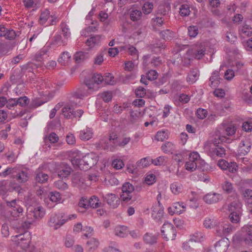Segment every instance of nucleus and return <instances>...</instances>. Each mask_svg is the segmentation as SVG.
<instances>
[{
	"mask_svg": "<svg viewBox=\"0 0 252 252\" xmlns=\"http://www.w3.org/2000/svg\"><path fill=\"white\" fill-rule=\"evenodd\" d=\"M158 76V73L155 70L151 69L146 73V78L150 81L155 80Z\"/></svg>",
	"mask_w": 252,
	"mask_h": 252,
	"instance_id": "13d9d810",
	"label": "nucleus"
},
{
	"mask_svg": "<svg viewBox=\"0 0 252 252\" xmlns=\"http://www.w3.org/2000/svg\"><path fill=\"white\" fill-rule=\"evenodd\" d=\"M88 52L79 51L77 52L74 55V59L77 63L83 62L89 58Z\"/></svg>",
	"mask_w": 252,
	"mask_h": 252,
	"instance_id": "bb28decb",
	"label": "nucleus"
},
{
	"mask_svg": "<svg viewBox=\"0 0 252 252\" xmlns=\"http://www.w3.org/2000/svg\"><path fill=\"white\" fill-rule=\"evenodd\" d=\"M160 34L161 37L165 40H171L174 36V32L169 30H165L160 32Z\"/></svg>",
	"mask_w": 252,
	"mask_h": 252,
	"instance_id": "a19ab883",
	"label": "nucleus"
},
{
	"mask_svg": "<svg viewBox=\"0 0 252 252\" xmlns=\"http://www.w3.org/2000/svg\"><path fill=\"white\" fill-rule=\"evenodd\" d=\"M30 176V169L23 166H20L16 167L13 179L18 184H24L29 180Z\"/></svg>",
	"mask_w": 252,
	"mask_h": 252,
	"instance_id": "0eeeda50",
	"label": "nucleus"
},
{
	"mask_svg": "<svg viewBox=\"0 0 252 252\" xmlns=\"http://www.w3.org/2000/svg\"><path fill=\"white\" fill-rule=\"evenodd\" d=\"M202 238L203 237L202 234L201 233L197 232L192 235L189 240L190 242L193 243L194 242H200L202 241Z\"/></svg>",
	"mask_w": 252,
	"mask_h": 252,
	"instance_id": "69168bd1",
	"label": "nucleus"
},
{
	"mask_svg": "<svg viewBox=\"0 0 252 252\" xmlns=\"http://www.w3.org/2000/svg\"><path fill=\"white\" fill-rule=\"evenodd\" d=\"M97 158L93 153L88 154L83 156V162L85 167H82L84 170H87L95 165L97 162Z\"/></svg>",
	"mask_w": 252,
	"mask_h": 252,
	"instance_id": "2eb2a0df",
	"label": "nucleus"
},
{
	"mask_svg": "<svg viewBox=\"0 0 252 252\" xmlns=\"http://www.w3.org/2000/svg\"><path fill=\"white\" fill-rule=\"evenodd\" d=\"M170 189L172 192L175 194H178L182 191V185L177 182L171 184Z\"/></svg>",
	"mask_w": 252,
	"mask_h": 252,
	"instance_id": "79ce46f5",
	"label": "nucleus"
},
{
	"mask_svg": "<svg viewBox=\"0 0 252 252\" xmlns=\"http://www.w3.org/2000/svg\"><path fill=\"white\" fill-rule=\"evenodd\" d=\"M93 84L86 82L85 85L79 88L74 94L73 97L77 98H82L91 94L93 91Z\"/></svg>",
	"mask_w": 252,
	"mask_h": 252,
	"instance_id": "4468645a",
	"label": "nucleus"
},
{
	"mask_svg": "<svg viewBox=\"0 0 252 252\" xmlns=\"http://www.w3.org/2000/svg\"><path fill=\"white\" fill-rule=\"evenodd\" d=\"M239 31L241 34L245 36H250L252 34V28L246 23L239 29Z\"/></svg>",
	"mask_w": 252,
	"mask_h": 252,
	"instance_id": "4c0bfd02",
	"label": "nucleus"
},
{
	"mask_svg": "<svg viewBox=\"0 0 252 252\" xmlns=\"http://www.w3.org/2000/svg\"><path fill=\"white\" fill-rule=\"evenodd\" d=\"M48 50L47 47H44L37 52L34 55V59L35 61L41 63L49 57Z\"/></svg>",
	"mask_w": 252,
	"mask_h": 252,
	"instance_id": "393cba45",
	"label": "nucleus"
},
{
	"mask_svg": "<svg viewBox=\"0 0 252 252\" xmlns=\"http://www.w3.org/2000/svg\"><path fill=\"white\" fill-rule=\"evenodd\" d=\"M17 103L22 107L26 106L29 103V99L26 96H21L17 98Z\"/></svg>",
	"mask_w": 252,
	"mask_h": 252,
	"instance_id": "6e6d98bb",
	"label": "nucleus"
},
{
	"mask_svg": "<svg viewBox=\"0 0 252 252\" xmlns=\"http://www.w3.org/2000/svg\"><path fill=\"white\" fill-rule=\"evenodd\" d=\"M48 178V175L42 171L40 168H38L35 171L34 180L36 183L43 184L46 183Z\"/></svg>",
	"mask_w": 252,
	"mask_h": 252,
	"instance_id": "412c9836",
	"label": "nucleus"
},
{
	"mask_svg": "<svg viewBox=\"0 0 252 252\" xmlns=\"http://www.w3.org/2000/svg\"><path fill=\"white\" fill-rule=\"evenodd\" d=\"M114 233L120 237H125L127 236V228L124 225L118 226L114 229Z\"/></svg>",
	"mask_w": 252,
	"mask_h": 252,
	"instance_id": "72a5a7b5",
	"label": "nucleus"
},
{
	"mask_svg": "<svg viewBox=\"0 0 252 252\" xmlns=\"http://www.w3.org/2000/svg\"><path fill=\"white\" fill-rule=\"evenodd\" d=\"M93 136V131L92 128L86 127L85 129L79 132V137L83 141H88L91 139Z\"/></svg>",
	"mask_w": 252,
	"mask_h": 252,
	"instance_id": "5701e85b",
	"label": "nucleus"
},
{
	"mask_svg": "<svg viewBox=\"0 0 252 252\" xmlns=\"http://www.w3.org/2000/svg\"><path fill=\"white\" fill-rule=\"evenodd\" d=\"M20 203H22L21 201L13 200L8 204L10 207L7 213L8 220L13 227L16 229L23 228L24 229H27L30 227L35 219L41 218L44 215V211L42 207L31 208L27 213V220L22 221L21 223L18 222V224H16L17 221L16 218L22 216L24 211Z\"/></svg>",
	"mask_w": 252,
	"mask_h": 252,
	"instance_id": "f257e3e1",
	"label": "nucleus"
},
{
	"mask_svg": "<svg viewBox=\"0 0 252 252\" xmlns=\"http://www.w3.org/2000/svg\"><path fill=\"white\" fill-rule=\"evenodd\" d=\"M130 17L131 20L133 21H137L140 20L142 17V12L139 10L132 9L131 12Z\"/></svg>",
	"mask_w": 252,
	"mask_h": 252,
	"instance_id": "49530a36",
	"label": "nucleus"
},
{
	"mask_svg": "<svg viewBox=\"0 0 252 252\" xmlns=\"http://www.w3.org/2000/svg\"><path fill=\"white\" fill-rule=\"evenodd\" d=\"M104 52H101L99 53L94 60V63L97 65H100L104 61Z\"/></svg>",
	"mask_w": 252,
	"mask_h": 252,
	"instance_id": "774afa93",
	"label": "nucleus"
},
{
	"mask_svg": "<svg viewBox=\"0 0 252 252\" xmlns=\"http://www.w3.org/2000/svg\"><path fill=\"white\" fill-rule=\"evenodd\" d=\"M199 71L197 69H193L190 71L187 78V81L190 84L195 82L199 77Z\"/></svg>",
	"mask_w": 252,
	"mask_h": 252,
	"instance_id": "473e14b6",
	"label": "nucleus"
},
{
	"mask_svg": "<svg viewBox=\"0 0 252 252\" xmlns=\"http://www.w3.org/2000/svg\"><path fill=\"white\" fill-rule=\"evenodd\" d=\"M130 140L129 137L115 136L101 139L97 144V147L100 149L113 152L118 147H124L128 144Z\"/></svg>",
	"mask_w": 252,
	"mask_h": 252,
	"instance_id": "f03ea898",
	"label": "nucleus"
},
{
	"mask_svg": "<svg viewBox=\"0 0 252 252\" xmlns=\"http://www.w3.org/2000/svg\"><path fill=\"white\" fill-rule=\"evenodd\" d=\"M204 225L207 228H211L216 225V220L210 218H207L204 221Z\"/></svg>",
	"mask_w": 252,
	"mask_h": 252,
	"instance_id": "e2e57ef3",
	"label": "nucleus"
},
{
	"mask_svg": "<svg viewBox=\"0 0 252 252\" xmlns=\"http://www.w3.org/2000/svg\"><path fill=\"white\" fill-rule=\"evenodd\" d=\"M208 164L200 158L197 152H192L189 155V160L186 162L185 167L187 170L190 172L194 171L196 168L204 170Z\"/></svg>",
	"mask_w": 252,
	"mask_h": 252,
	"instance_id": "7ed1b4c3",
	"label": "nucleus"
},
{
	"mask_svg": "<svg viewBox=\"0 0 252 252\" xmlns=\"http://www.w3.org/2000/svg\"><path fill=\"white\" fill-rule=\"evenodd\" d=\"M156 17L155 19H152L153 27L155 26H161L164 21V18L161 16L157 15H156Z\"/></svg>",
	"mask_w": 252,
	"mask_h": 252,
	"instance_id": "bf43d9fd",
	"label": "nucleus"
},
{
	"mask_svg": "<svg viewBox=\"0 0 252 252\" xmlns=\"http://www.w3.org/2000/svg\"><path fill=\"white\" fill-rule=\"evenodd\" d=\"M186 205L183 202H176L168 209L169 213L171 215L174 214H180L186 211Z\"/></svg>",
	"mask_w": 252,
	"mask_h": 252,
	"instance_id": "dca6fc26",
	"label": "nucleus"
},
{
	"mask_svg": "<svg viewBox=\"0 0 252 252\" xmlns=\"http://www.w3.org/2000/svg\"><path fill=\"white\" fill-rule=\"evenodd\" d=\"M63 217V213L52 215L48 221L49 225L54 227L55 229H58L67 221Z\"/></svg>",
	"mask_w": 252,
	"mask_h": 252,
	"instance_id": "9b49d317",
	"label": "nucleus"
},
{
	"mask_svg": "<svg viewBox=\"0 0 252 252\" xmlns=\"http://www.w3.org/2000/svg\"><path fill=\"white\" fill-rule=\"evenodd\" d=\"M168 137L167 130L158 131L156 135V138L158 141H163Z\"/></svg>",
	"mask_w": 252,
	"mask_h": 252,
	"instance_id": "de8ad7c7",
	"label": "nucleus"
},
{
	"mask_svg": "<svg viewBox=\"0 0 252 252\" xmlns=\"http://www.w3.org/2000/svg\"><path fill=\"white\" fill-rule=\"evenodd\" d=\"M241 209L242 204L239 201H233L228 206V210L230 212L229 219L232 223H237L239 222Z\"/></svg>",
	"mask_w": 252,
	"mask_h": 252,
	"instance_id": "6e6552de",
	"label": "nucleus"
},
{
	"mask_svg": "<svg viewBox=\"0 0 252 252\" xmlns=\"http://www.w3.org/2000/svg\"><path fill=\"white\" fill-rule=\"evenodd\" d=\"M166 163V157L160 156L156 159H153L152 164L156 166L164 165Z\"/></svg>",
	"mask_w": 252,
	"mask_h": 252,
	"instance_id": "8fccbe9b",
	"label": "nucleus"
},
{
	"mask_svg": "<svg viewBox=\"0 0 252 252\" xmlns=\"http://www.w3.org/2000/svg\"><path fill=\"white\" fill-rule=\"evenodd\" d=\"M66 38H63L60 34L55 35L53 38V43L58 46H65L67 44Z\"/></svg>",
	"mask_w": 252,
	"mask_h": 252,
	"instance_id": "c9c22d12",
	"label": "nucleus"
},
{
	"mask_svg": "<svg viewBox=\"0 0 252 252\" xmlns=\"http://www.w3.org/2000/svg\"><path fill=\"white\" fill-rule=\"evenodd\" d=\"M188 29V34L190 37H194L198 33V29L196 26H190Z\"/></svg>",
	"mask_w": 252,
	"mask_h": 252,
	"instance_id": "864d4df0",
	"label": "nucleus"
},
{
	"mask_svg": "<svg viewBox=\"0 0 252 252\" xmlns=\"http://www.w3.org/2000/svg\"><path fill=\"white\" fill-rule=\"evenodd\" d=\"M99 241L95 238H92L87 242V247L89 251H94L95 250L99 245Z\"/></svg>",
	"mask_w": 252,
	"mask_h": 252,
	"instance_id": "e433bc0d",
	"label": "nucleus"
},
{
	"mask_svg": "<svg viewBox=\"0 0 252 252\" xmlns=\"http://www.w3.org/2000/svg\"><path fill=\"white\" fill-rule=\"evenodd\" d=\"M161 149L164 153H168L174 150V145L172 143L167 142L161 146Z\"/></svg>",
	"mask_w": 252,
	"mask_h": 252,
	"instance_id": "09e8293b",
	"label": "nucleus"
},
{
	"mask_svg": "<svg viewBox=\"0 0 252 252\" xmlns=\"http://www.w3.org/2000/svg\"><path fill=\"white\" fill-rule=\"evenodd\" d=\"M90 207L93 208H97L100 206L99 198L95 196H93L89 199Z\"/></svg>",
	"mask_w": 252,
	"mask_h": 252,
	"instance_id": "a18cd8bd",
	"label": "nucleus"
},
{
	"mask_svg": "<svg viewBox=\"0 0 252 252\" xmlns=\"http://www.w3.org/2000/svg\"><path fill=\"white\" fill-rule=\"evenodd\" d=\"M78 206L80 208L88 209L90 207L89 199L85 197H82L78 202Z\"/></svg>",
	"mask_w": 252,
	"mask_h": 252,
	"instance_id": "5fc2aeb1",
	"label": "nucleus"
},
{
	"mask_svg": "<svg viewBox=\"0 0 252 252\" xmlns=\"http://www.w3.org/2000/svg\"><path fill=\"white\" fill-rule=\"evenodd\" d=\"M71 105L69 104H66L63 106L62 109V113L64 117L67 119H72L73 118L80 119L84 113V111L82 109H77L74 110L73 108L74 105H76L75 103L72 100L70 101Z\"/></svg>",
	"mask_w": 252,
	"mask_h": 252,
	"instance_id": "39448f33",
	"label": "nucleus"
},
{
	"mask_svg": "<svg viewBox=\"0 0 252 252\" xmlns=\"http://www.w3.org/2000/svg\"><path fill=\"white\" fill-rule=\"evenodd\" d=\"M220 79L219 72L217 70L214 71L210 78L211 83L210 86L212 88L218 87L220 83Z\"/></svg>",
	"mask_w": 252,
	"mask_h": 252,
	"instance_id": "7c9ffc66",
	"label": "nucleus"
},
{
	"mask_svg": "<svg viewBox=\"0 0 252 252\" xmlns=\"http://www.w3.org/2000/svg\"><path fill=\"white\" fill-rule=\"evenodd\" d=\"M71 162L75 167H77L80 170H84L82 167H86L84 163L83 162V158H81L80 156L78 155L72 157Z\"/></svg>",
	"mask_w": 252,
	"mask_h": 252,
	"instance_id": "cd10ccee",
	"label": "nucleus"
},
{
	"mask_svg": "<svg viewBox=\"0 0 252 252\" xmlns=\"http://www.w3.org/2000/svg\"><path fill=\"white\" fill-rule=\"evenodd\" d=\"M233 241L234 243L250 245L252 243V237L248 235L246 236L241 235H236L233 237Z\"/></svg>",
	"mask_w": 252,
	"mask_h": 252,
	"instance_id": "4be33fe9",
	"label": "nucleus"
},
{
	"mask_svg": "<svg viewBox=\"0 0 252 252\" xmlns=\"http://www.w3.org/2000/svg\"><path fill=\"white\" fill-rule=\"evenodd\" d=\"M161 232L163 238L166 241L173 240L176 236V230L172 224L168 222H165L163 224Z\"/></svg>",
	"mask_w": 252,
	"mask_h": 252,
	"instance_id": "1a4fd4ad",
	"label": "nucleus"
},
{
	"mask_svg": "<svg viewBox=\"0 0 252 252\" xmlns=\"http://www.w3.org/2000/svg\"><path fill=\"white\" fill-rule=\"evenodd\" d=\"M154 5L153 2H146L143 4V13L145 15L149 14L153 11Z\"/></svg>",
	"mask_w": 252,
	"mask_h": 252,
	"instance_id": "37998d69",
	"label": "nucleus"
},
{
	"mask_svg": "<svg viewBox=\"0 0 252 252\" xmlns=\"http://www.w3.org/2000/svg\"><path fill=\"white\" fill-rule=\"evenodd\" d=\"M107 203L112 208H116L120 203V199L113 193H108L103 196Z\"/></svg>",
	"mask_w": 252,
	"mask_h": 252,
	"instance_id": "f3484780",
	"label": "nucleus"
},
{
	"mask_svg": "<svg viewBox=\"0 0 252 252\" xmlns=\"http://www.w3.org/2000/svg\"><path fill=\"white\" fill-rule=\"evenodd\" d=\"M243 196L249 204L252 203V190L250 189H246L243 191Z\"/></svg>",
	"mask_w": 252,
	"mask_h": 252,
	"instance_id": "603ef678",
	"label": "nucleus"
},
{
	"mask_svg": "<svg viewBox=\"0 0 252 252\" xmlns=\"http://www.w3.org/2000/svg\"><path fill=\"white\" fill-rule=\"evenodd\" d=\"M100 40V36L99 35L92 36L90 38L88 39L86 44L88 46L93 47L95 44H98Z\"/></svg>",
	"mask_w": 252,
	"mask_h": 252,
	"instance_id": "58836bf2",
	"label": "nucleus"
},
{
	"mask_svg": "<svg viewBox=\"0 0 252 252\" xmlns=\"http://www.w3.org/2000/svg\"><path fill=\"white\" fill-rule=\"evenodd\" d=\"M223 190L227 194H232V195L237 197V195L235 190L233 187L232 184L228 181H224L221 185Z\"/></svg>",
	"mask_w": 252,
	"mask_h": 252,
	"instance_id": "a878e982",
	"label": "nucleus"
},
{
	"mask_svg": "<svg viewBox=\"0 0 252 252\" xmlns=\"http://www.w3.org/2000/svg\"><path fill=\"white\" fill-rule=\"evenodd\" d=\"M70 58L71 54L67 51H64L60 56L58 61L61 65L65 66L68 64Z\"/></svg>",
	"mask_w": 252,
	"mask_h": 252,
	"instance_id": "c85d7f7f",
	"label": "nucleus"
},
{
	"mask_svg": "<svg viewBox=\"0 0 252 252\" xmlns=\"http://www.w3.org/2000/svg\"><path fill=\"white\" fill-rule=\"evenodd\" d=\"M158 237V235L148 232L143 236V240L146 244L151 246L157 243Z\"/></svg>",
	"mask_w": 252,
	"mask_h": 252,
	"instance_id": "b1692460",
	"label": "nucleus"
},
{
	"mask_svg": "<svg viewBox=\"0 0 252 252\" xmlns=\"http://www.w3.org/2000/svg\"><path fill=\"white\" fill-rule=\"evenodd\" d=\"M229 245V241L227 238H222L215 245L214 252H226Z\"/></svg>",
	"mask_w": 252,
	"mask_h": 252,
	"instance_id": "a211bd4d",
	"label": "nucleus"
},
{
	"mask_svg": "<svg viewBox=\"0 0 252 252\" xmlns=\"http://www.w3.org/2000/svg\"><path fill=\"white\" fill-rule=\"evenodd\" d=\"M71 168L68 165H63L58 172V176L63 179L68 177L71 173Z\"/></svg>",
	"mask_w": 252,
	"mask_h": 252,
	"instance_id": "2f4dec72",
	"label": "nucleus"
},
{
	"mask_svg": "<svg viewBox=\"0 0 252 252\" xmlns=\"http://www.w3.org/2000/svg\"><path fill=\"white\" fill-rule=\"evenodd\" d=\"M206 150L208 152L209 155L214 158L217 157L223 158L226 155L225 149L221 144L220 146L209 147Z\"/></svg>",
	"mask_w": 252,
	"mask_h": 252,
	"instance_id": "f8f14e48",
	"label": "nucleus"
},
{
	"mask_svg": "<svg viewBox=\"0 0 252 252\" xmlns=\"http://www.w3.org/2000/svg\"><path fill=\"white\" fill-rule=\"evenodd\" d=\"M156 181V175L152 173L149 172L145 177L144 182H143V188L145 187V185H152Z\"/></svg>",
	"mask_w": 252,
	"mask_h": 252,
	"instance_id": "f704fd0d",
	"label": "nucleus"
},
{
	"mask_svg": "<svg viewBox=\"0 0 252 252\" xmlns=\"http://www.w3.org/2000/svg\"><path fill=\"white\" fill-rule=\"evenodd\" d=\"M135 95L139 99H135L131 105L133 106L132 111L130 112V116L134 120L138 119L141 117L140 107L142 106V87L139 86L135 90Z\"/></svg>",
	"mask_w": 252,
	"mask_h": 252,
	"instance_id": "423d86ee",
	"label": "nucleus"
},
{
	"mask_svg": "<svg viewBox=\"0 0 252 252\" xmlns=\"http://www.w3.org/2000/svg\"><path fill=\"white\" fill-rule=\"evenodd\" d=\"M215 229L219 236H221L224 235V224L219 223L216 224Z\"/></svg>",
	"mask_w": 252,
	"mask_h": 252,
	"instance_id": "052dcab7",
	"label": "nucleus"
},
{
	"mask_svg": "<svg viewBox=\"0 0 252 252\" xmlns=\"http://www.w3.org/2000/svg\"><path fill=\"white\" fill-rule=\"evenodd\" d=\"M50 12L47 9H45L41 13L40 16V20L42 23H45L47 21L50 17Z\"/></svg>",
	"mask_w": 252,
	"mask_h": 252,
	"instance_id": "338daca9",
	"label": "nucleus"
},
{
	"mask_svg": "<svg viewBox=\"0 0 252 252\" xmlns=\"http://www.w3.org/2000/svg\"><path fill=\"white\" fill-rule=\"evenodd\" d=\"M170 7L165 4H160L158 6L156 15L164 16L166 15L169 10Z\"/></svg>",
	"mask_w": 252,
	"mask_h": 252,
	"instance_id": "ea45409f",
	"label": "nucleus"
},
{
	"mask_svg": "<svg viewBox=\"0 0 252 252\" xmlns=\"http://www.w3.org/2000/svg\"><path fill=\"white\" fill-rule=\"evenodd\" d=\"M224 137L219 136L218 138H215L212 141H207L204 145L205 149H208L209 147L220 145V142H224Z\"/></svg>",
	"mask_w": 252,
	"mask_h": 252,
	"instance_id": "c756f323",
	"label": "nucleus"
},
{
	"mask_svg": "<svg viewBox=\"0 0 252 252\" xmlns=\"http://www.w3.org/2000/svg\"><path fill=\"white\" fill-rule=\"evenodd\" d=\"M16 237L18 241V247L22 250L21 252H32L34 247L30 245L32 239L30 232L25 231Z\"/></svg>",
	"mask_w": 252,
	"mask_h": 252,
	"instance_id": "20e7f679",
	"label": "nucleus"
},
{
	"mask_svg": "<svg viewBox=\"0 0 252 252\" xmlns=\"http://www.w3.org/2000/svg\"><path fill=\"white\" fill-rule=\"evenodd\" d=\"M16 168V167H7L4 171L0 173V176L4 178L9 175H11L12 178L13 179Z\"/></svg>",
	"mask_w": 252,
	"mask_h": 252,
	"instance_id": "3c124183",
	"label": "nucleus"
},
{
	"mask_svg": "<svg viewBox=\"0 0 252 252\" xmlns=\"http://www.w3.org/2000/svg\"><path fill=\"white\" fill-rule=\"evenodd\" d=\"M189 7L187 4H182L180 8V13L181 16H186L189 14Z\"/></svg>",
	"mask_w": 252,
	"mask_h": 252,
	"instance_id": "4d7b16f0",
	"label": "nucleus"
},
{
	"mask_svg": "<svg viewBox=\"0 0 252 252\" xmlns=\"http://www.w3.org/2000/svg\"><path fill=\"white\" fill-rule=\"evenodd\" d=\"M134 186L129 183H125L122 187V193L121 195V199L122 201L125 202H127L130 201L132 198L131 193L134 190Z\"/></svg>",
	"mask_w": 252,
	"mask_h": 252,
	"instance_id": "9d476101",
	"label": "nucleus"
},
{
	"mask_svg": "<svg viewBox=\"0 0 252 252\" xmlns=\"http://www.w3.org/2000/svg\"><path fill=\"white\" fill-rule=\"evenodd\" d=\"M251 149V144L248 139H245L240 143L238 153L239 156H242L247 155Z\"/></svg>",
	"mask_w": 252,
	"mask_h": 252,
	"instance_id": "6ab92c4d",
	"label": "nucleus"
},
{
	"mask_svg": "<svg viewBox=\"0 0 252 252\" xmlns=\"http://www.w3.org/2000/svg\"><path fill=\"white\" fill-rule=\"evenodd\" d=\"M152 217L157 222H162L164 216L163 207L159 204H156L152 207Z\"/></svg>",
	"mask_w": 252,
	"mask_h": 252,
	"instance_id": "ddd939ff",
	"label": "nucleus"
},
{
	"mask_svg": "<svg viewBox=\"0 0 252 252\" xmlns=\"http://www.w3.org/2000/svg\"><path fill=\"white\" fill-rule=\"evenodd\" d=\"M221 198L222 196L220 194L210 192L204 196L203 200L208 204H213L218 202Z\"/></svg>",
	"mask_w": 252,
	"mask_h": 252,
	"instance_id": "aec40b11",
	"label": "nucleus"
},
{
	"mask_svg": "<svg viewBox=\"0 0 252 252\" xmlns=\"http://www.w3.org/2000/svg\"><path fill=\"white\" fill-rule=\"evenodd\" d=\"M50 200L54 203L60 202L61 200V196L59 192L57 191H53L50 192L48 195Z\"/></svg>",
	"mask_w": 252,
	"mask_h": 252,
	"instance_id": "c03bdc74",
	"label": "nucleus"
},
{
	"mask_svg": "<svg viewBox=\"0 0 252 252\" xmlns=\"http://www.w3.org/2000/svg\"><path fill=\"white\" fill-rule=\"evenodd\" d=\"M55 186L59 189L65 190L68 188V185L63 180H59L55 183Z\"/></svg>",
	"mask_w": 252,
	"mask_h": 252,
	"instance_id": "0e129e2a",
	"label": "nucleus"
},
{
	"mask_svg": "<svg viewBox=\"0 0 252 252\" xmlns=\"http://www.w3.org/2000/svg\"><path fill=\"white\" fill-rule=\"evenodd\" d=\"M104 77L100 73H94L92 77L94 82L96 84H100L104 82Z\"/></svg>",
	"mask_w": 252,
	"mask_h": 252,
	"instance_id": "680f3d73",
	"label": "nucleus"
}]
</instances>
